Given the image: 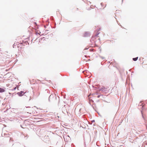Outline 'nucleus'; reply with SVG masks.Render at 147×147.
<instances>
[{
    "mask_svg": "<svg viewBox=\"0 0 147 147\" xmlns=\"http://www.w3.org/2000/svg\"><path fill=\"white\" fill-rule=\"evenodd\" d=\"M42 38V39H43V38Z\"/></svg>",
    "mask_w": 147,
    "mask_h": 147,
    "instance_id": "obj_8",
    "label": "nucleus"
},
{
    "mask_svg": "<svg viewBox=\"0 0 147 147\" xmlns=\"http://www.w3.org/2000/svg\"><path fill=\"white\" fill-rule=\"evenodd\" d=\"M99 34V33L97 32L95 36H92V39H91V40L94 41V42H95V41L94 40V39L95 38H96V36H98V35Z\"/></svg>",
    "mask_w": 147,
    "mask_h": 147,
    "instance_id": "obj_1",
    "label": "nucleus"
},
{
    "mask_svg": "<svg viewBox=\"0 0 147 147\" xmlns=\"http://www.w3.org/2000/svg\"><path fill=\"white\" fill-rule=\"evenodd\" d=\"M25 92L24 91H21L20 92H18V94L20 96H21L25 94Z\"/></svg>",
    "mask_w": 147,
    "mask_h": 147,
    "instance_id": "obj_2",
    "label": "nucleus"
},
{
    "mask_svg": "<svg viewBox=\"0 0 147 147\" xmlns=\"http://www.w3.org/2000/svg\"><path fill=\"white\" fill-rule=\"evenodd\" d=\"M5 90L2 88H0V92H4Z\"/></svg>",
    "mask_w": 147,
    "mask_h": 147,
    "instance_id": "obj_4",
    "label": "nucleus"
},
{
    "mask_svg": "<svg viewBox=\"0 0 147 147\" xmlns=\"http://www.w3.org/2000/svg\"><path fill=\"white\" fill-rule=\"evenodd\" d=\"M21 48L22 49V51H23V50H24V48H22V47H21Z\"/></svg>",
    "mask_w": 147,
    "mask_h": 147,
    "instance_id": "obj_6",
    "label": "nucleus"
},
{
    "mask_svg": "<svg viewBox=\"0 0 147 147\" xmlns=\"http://www.w3.org/2000/svg\"><path fill=\"white\" fill-rule=\"evenodd\" d=\"M28 113H31V112H28Z\"/></svg>",
    "mask_w": 147,
    "mask_h": 147,
    "instance_id": "obj_7",
    "label": "nucleus"
},
{
    "mask_svg": "<svg viewBox=\"0 0 147 147\" xmlns=\"http://www.w3.org/2000/svg\"><path fill=\"white\" fill-rule=\"evenodd\" d=\"M138 57H136V58H133V59L134 61H137V59H138Z\"/></svg>",
    "mask_w": 147,
    "mask_h": 147,
    "instance_id": "obj_5",
    "label": "nucleus"
},
{
    "mask_svg": "<svg viewBox=\"0 0 147 147\" xmlns=\"http://www.w3.org/2000/svg\"><path fill=\"white\" fill-rule=\"evenodd\" d=\"M19 40H21V38L19 37H17L16 38V40L17 41V42L18 43H20L21 42V41H18Z\"/></svg>",
    "mask_w": 147,
    "mask_h": 147,
    "instance_id": "obj_3",
    "label": "nucleus"
}]
</instances>
